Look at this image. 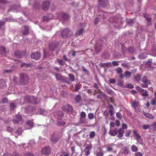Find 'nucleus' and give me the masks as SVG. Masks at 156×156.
I'll return each instance as SVG.
<instances>
[{"instance_id":"1","label":"nucleus","mask_w":156,"mask_h":156,"mask_svg":"<svg viewBox=\"0 0 156 156\" xmlns=\"http://www.w3.org/2000/svg\"><path fill=\"white\" fill-rule=\"evenodd\" d=\"M28 78L27 75L26 74L21 73L20 76V82L23 85L27 84L28 82Z\"/></svg>"},{"instance_id":"2","label":"nucleus","mask_w":156,"mask_h":156,"mask_svg":"<svg viewBox=\"0 0 156 156\" xmlns=\"http://www.w3.org/2000/svg\"><path fill=\"white\" fill-rule=\"evenodd\" d=\"M130 103L132 106L134 108L136 112H138L141 111L140 104L138 102L132 100Z\"/></svg>"},{"instance_id":"3","label":"nucleus","mask_w":156,"mask_h":156,"mask_svg":"<svg viewBox=\"0 0 156 156\" xmlns=\"http://www.w3.org/2000/svg\"><path fill=\"white\" fill-rule=\"evenodd\" d=\"M73 33L72 32L68 29H66L63 30L61 32L62 37L65 38L71 36Z\"/></svg>"},{"instance_id":"4","label":"nucleus","mask_w":156,"mask_h":156,"mask_svg":"<svg viewBox=\"0 0 156 156\" xmlns=\"http://www.w3.org/2000/svg\"><path fill=\"white\" fill-rule=\"evenodd\" d=\"M55 75L57 80L65 82L68 83H69V80L67 78L62 76L61 75L58 74H56Z\"/></svg>"},{"instance_id":"5","label":"nucleus","mask_w":156,"mask_h":156,"mask_svg":"<svg viewBox=\"0 0 156 156\" xmlns=\"http://www.w3.org/2000/svg\"><path fill=\"white\" fill-rule=\"evenodd\" d=\"M25 100L28 102L34 104H36L37 103V98L33 96H27L25 98Z\"/></svg>"},{"instance_id":"6","label":"nucleus","mask_w":156,"mask_h":156,"mask_svg":"<svg viewBox=\"0 0 156 156\" xmlns=\"http://www.w3.org/2000/svg\"><path fill=\"white\" fill-rule=\"evenodd\" d=\"M62 136H58L57 134H54L52 135L51 138V140L53 143H55L57 142Z\"/></svg>"},{"instance_id":"7","label":"nucleus","mask_w":156,"mask_h":156,"mask_svg":"<svg viewBox=\"0 0 156 156\" xmlns=\"http://www.w3.org/2000/svg\"><path fill=\"white\" fill-rule=\"evenodd\" d=\"M118 63L117 62L113 61L112 63L110 62H108L106 63H104L101 64V66L103 67H111L112 65L114 66H117L118 65Z\"/></svg>"},{"instance_id":"8","label":"nucleus","mask_w":156,"mask_h":156,"mask_svg":"<svg viewBox=\"0 0 156 156\" xmlns=\"http://www.w3.org/2000/svg\"><path fill=\"white\" fill-rule=\"evenodd\" d=\"M51 152V149L49 147H46L42 149L41 152L43 154L46 155H49Z\"/></svg>"},{"instance_id":"9","label":"nucleus","mask_w":156,"mask_h":156,"mask_svg":"<svg viewBox=\"0 0 156 156\" xmlns=\"http://www.w3.org/2000/svg\"><path fill=\"white\" fill-rule=\"evenodd\" d=\"M134 135L135 136V138L137 141L140 144H142V141L141 138V136L137 133V131L136 130H134L133 131Z\"/></svg>"},{"instance_id":"10","label":"nucleus","mask_w":156,"mask_h":156,"mask_svg":"<svg viewBox=\"0 0 156 156\" xmlns=\"http://www.w3.org/2000/svg\"><path fill=\"white\" fill-rule=\"evenodd\" d=\"M136 89L142 93V95L143 97H147L148 96V94L146 90H144L138 86L136 87Z\"/></svg>"},{"instance_id":"11","label":"nucleus","mask_w":156,"mask_h":156,"mask_svg":"<svg viewBox=\"0 0 156 156\" xmlns=\"http://www.w3.org/2000/svg\"><path fill=\"white\" fill-rule=\"evenodd\" d=\"M59 18H61L63 20H66L68 19L69 16L66 14L62 12H60L58 15Z\"/></svg>"},{"instance_id":"12","label":"nucleus","mask_w":156,"mask_h":156,"mask_svg":"<svg viewBox=\"0 0 156 156\" xmlns=\"http://www.w3.org/2000/svg\"><path fill=\"white\" fill-rule=\"evenodd\" d=\"M63 110L67 112H70L72 111L73 108L72 106L69 105H67L62 107Z\"/></svg>"},{"instance_id":"13","label":"nucleus","mask_w":156,"mask_h":156,"mask_svg":"<svg viewBox=\"0 0 156 156\" xmlns=\"http://www.w3.org/2000/svg\"><path fill=\"white\" fill-rule=\"evenodd\" d=\"M50 5V2L48 1H45L44 2L42 8L43 10L46 11L48 10Z\"/></svg>"},{"instance_id":"14","label":"nucleus","mask_w":156,"mask_h":156,"mask_svg":"<svg viewBox=\"0 0 156 156\" xmlns=\"http://www.w3.org/2000/svg\"><path fill=\"white\" fill-rule=\"evenodd\" d=\"M124 132V130L123 128H120L117 130L118 135L117 137L120 139H122L123 136V134Z\"/></svg>"},{"instance_id":"15","label":"nucleus","mask_w":156,"mask_h":156,"mask_svg":"<svg viewBox=\"0 0 156 156\" xmlns=\"http://www.w3.org/2000/svg\"><path fill=\"white\" fill-rule=\"evenodd\" d=\"M41 56V54L38 52L33 53L31 55V57L32 58L36 59H39L40 58Z\"/></svg>"},{"instance_id":"16","label":"nucleus","mask_w":156,"mask_h":156,"mask_svg":"<svg viewBox=\"0 0 156 156\" xmlns=\"http://www.w3.org/2000/svg\"><path fill=\"white\" fill-rule=\"evenodd\" d=\"M26 54L25 51H16L15 52V55L17 57L21 58Z\"/></svg>"},{"instance_id":"17","label":"nucleus","mask_w":156,"mask_h":156,"mask_svg":"<svg viewBox=\"0 0 156 156\" xmlns=\"http://www.w3.org/2000/svg\"><path fill=\"white\" fill-rule=\"evenodd\" d=\"M22 120V117L19 115H16L15 118L13 120L14 123L16 124L21 121Z\"/></svg>"},{"instance_id":"18","label":"nucleus","mask_w":156,"mask_h":156,"mask_svg":"<svg viewBox=\"0 0 156 156\" xmlns=\"http://www.w3.org/2000/svg\"><path fill=\"white\" fill-rule=\"evenodd\" d=\"M21 67H32V64L31 63H26L25 62H22L20 64Z\"/></svg>"},{"instance_id":"19","label":"nucleus","mask_w":156,"mask_h":156,"mask_svg":"<svg viewBox=\"0 0 156 156\" xmlns=\"http://www.w3.org/2000/svg\"><path fill=\"white\" fill-rule=\"evenodd\" d=\"M26 124L29 127L26 128L27 129H31L33 126L34 123L32 120H28L26 122Z\"/></svg>"},{"instance_id":"20","label":"nucleus","mask_w":156,"mask_h":156,"mask_svg":"<svg viewBox=\"0 0 156 156\" xmlns=\"http://www.w3.org/2000/svg\"><path fill=\"white\" fill-rule=\"evenodd\" d=\"M102 48V46L101 44H99L97 43L96 44V46L95 47V50L97 53H99L101 50Z\"/></svg>"},{"instance_id":"21","label":"nucleus","mask_w":156,"mask_h":156,"mask_svg":"<svg viewBox=\"0 0 156 156\" xmlns=\"http://www.w3.org/2000/svg\"><path fill=\"white\" fill-rule=\"evenodd\" d=\"M100 4L103 7H105L108 4V0H98Z\"/></svg>"},{"instance_id":"22","label":"nucleus","mask_w":156,"mask_h":156,"mask_svg":"<svg viewBox=\"0 0 156 156\" xmlns=\"http://www.w3.org/2000/svg\"><path fill=\"white\" fill-rule=\"evenodd\" d=\"M109 133L111 136H115L117 133V129H115L114 130H110Z\"/></svg>"},{"instance_id":"23","label":"nucleus","mask_w":156,"mask_h":156,"mask_svg":"<svg viewBox=\"0 0 156 156\" xmlns=\"http://www.w3.org/2000/svg\"><path fill=\"white\" fill-rule=\"evenodd\" d=\"M56 46L55 42H52L51 44H50L49 46L50 49L52 50L55 49Z\"/></svg>"},{"instance_id":"24","label":"nucleus","mask_w":156,"mask_h":156,"mask_svg":"<svg viewBox=\"0 0 156 156\" xmlns=\"http://www.w3.org/2000/svg\"><path fill=\"white\" fill-rule=\"evenodd\" d=\"M144 114L146 117L148 119H153L154 118V117L152 115L149 113L144 112Z\"/></svg>"},{"instance_id":"25","label":"nucleus","mask_w":156,"mask_h":156,"mask_svg":"<svg viewBox=\"0 0 156 156\" xmlns=\"http://www.w3.org/2000/svg\"><path fill=\"white\" fill-rule=\"evenodd\" d=\"M6 82L3 80H0V88H2L6 86Z\"/></svg>"},{"instance_id":"26","label":"nucleus","mask_w":156,"mask_h":156,"mask_svg":"<svg viewBox=\"0 0 156 156\" xmlns=\"http://www.w3.org/2000/svg\"><path fill=\"white\" fill-rule=\"evenodd\" d=\"M24 28L25 30L23 32V35H26L28 34L29 29L28 27L27 26H25Z\"/></svg>"},{"instance_id":"27","label":"nucleus","mask_w":156,"mask_h":156,"mask_svg":"<svg viewBox=\"0 0 156 156\" xmlns=\"http://www.w3.org/2000/svg\"><path fill=\"white\" fill-rule=\"evenodd\" d=\"M116 71L117 73L119 74V77L121 78H123V76L122 73V69H117Z\"/></svg>"},{"instance_id":"28","label":"nucleus","mask_w":156,"mask_h":156,"mask_svg":"<svg viewBox=\"0 0 156 156\" xmlns=\"http://www.w3.org/2000/svg\"><path fill=\"white\" fill-rule=\"evenodd\" d=\"M138 57L140 59H144L147 57V54L145 53H142Z\"/></svg>"},{"instance_id":"29","label":"nucleus","mask_w":156,"mask_h":156,"mask_svg":"<svg viewBox=\"0 0 156 156\" xmlns=\"http://www.w3.org/2000/svg\"><path fill=\"white\" fill-rule=\"evenodd\" d=\"M81 100V98L80 95H77L75 98V100L77 102H80Z\"/></svg>"},{"instance_id":"30","label":"nucleus","mask_w":156,"mask_h":156,"mask_svg":"<svg viewBox=\"0 0 156 156\" xmlns=\"http://www.w3.org/2000/svg\"><path fill=\"white\" fill-rule=\"evenodd\" d=\"M0 52L2 54H5L6 53V49L3 46H0Z\"/></svg>"},{"instance_id":"31","label":"nucleus","mask_w":156,"mask_h":156,"mask_svg":"<svg viewBox=\"0 0 156 156\" xmlns=\"http://www.w3.org/2000/svg\"><path fill=\"white\" fill-rule=\"evenodd\" d=\"M83 31V29H81L77 31L76 33V35L77 36L81 35Z\"/></svg>"},{"instance_id":"32","label":"nucleus","mask_w":156,"mask_h":156,"mask_svg":"<svg viewBox=\"0 0 156 156\" xmlns=\"http://www.w3.org/2000/svg\"><path fill=\"white\" fill-rule=\"evenodd\" d=\"M154 94L155 98L152 99L151 101V104L153 105H156V92H154Z\"/></svg>"},{"instance_id":"33","label":"nucleus","mask_w":156,"mask_h":156,"mask_svg":"<svg viewBox=\"0 0 156 156\" xmlns=\"http://www.w3.org/2000/svg\"><path fill=\"white\" fill-rule=\"evenodd\" d=\"M39 112L41 114L44 115L47 113V111L45 109L40 108L39 109Z\"/></svg>"},{"instance_id":"34","label":"nucleus","mask_w":156,"mask_h":156,"mask_svg":"<svg viewBox=\"0 0 156 156\" xmlns=\"http://www.w3.org/2000/svg\"><path fill=\"white\" fill-rule=\"evenodd\" d=\"M132 151L133 152H136L138 151L137 147L133 145L131 147Z\"/></svg>"},{"instance_id":"35","label":"nucleus","mask_w":156,"mask_h":156,"mask_svg":"<svg viewBox=\"0 0 156 156\" xmlns=\"http://www.w3.org/2000/svg\"><path fill=\"white\" fill-rule=\"evenodd\" d=\"M144 17L146 18L147 21L148 22H150L151 20V19L149 17V16L147 14H145L144 15Z\"/></svg>"},{"instance_id":"36","label":"nucleus","mask_w":156,"mask_h":156,"mask_svg":"<svg viewBox=\"0 0 156 156\" xmlns=\"http://www.w3.org/2000/svg\"><path fill=\"white\" fill-rule=\"evenodd\" d=\"M88 116L89 119L90 120L93 119L94 117V114L91 113H89Z\"/></svg>"},{"instance_id":"37","label":"nucleus","mask_w":156,"mask_h":156,"mask_svg":"<svg viewBox=\"0 0 156 156\" xmlns=\"http://www.w3.org/2000/svg\"><path fill=\"white\" fill-rule=\"evenodd\" d=\"M124 81L122 80H118V84L120 86H122L123 85Z\"/></svg>"},{"instance_id":"38","label":"nucleus","mask_w":156,"mask_h":156,"mask_svg":"<svg viewBox=\"0 0 156 156\" xmlns=\"http://www.w3.org/2000/svg\"><path fill=\"white\" fill-rule=\"evenodd\" d=\"M150 83V81H149L147 83H144V84H142L141 86L143 87L147 88L148 87V85Z\"/></svg>"},{"instance_id":"39","label":"nucleus","mask_w":156,"mask_h":156,"mask_svg":"<svg viewBox=\"0 0 156 156\" xmlns=\"http://www.w3.org/2000/svg\"><path fill=\"white\" fill-rule=\"evenodd\" d=\"M68 76L70 78V79L71 81H74V77L73 74H69L68 75Z\"/></svg>"},{"instance_id":"40","label":"nucleus","mask_w":156,"mask_h":156,"mask_svg":"<svg viewBox=\"0 0 156 156\" xmlns=\"http://www.w3.org/2000/svg\"><path fill=\"white\" fill-rule=\"evenodd\" d=\"M131 75V73L129 71H126L125 72V76L127 77H129Z\"/></svg>"},{"instance_id":"41","label":"nucleus","mask_w":156,"mask_h":156,"mask_svg":"<svg viewBox=\"0 0 156 156\" xmlns=\"http://www.w3.org/2000/svg\"><path fill=\"white\" fill-rule=\"evenodd\" d=\"M92 145L90 144H89V145H87L86 146L84 149L86 150H89L90 151V150L92 148Z\"/></svg>"},{"instance_id":"42","label":"nucleus","mask_w":156,"mask_h":156,"mask_svg":"<svg viewBox=\"0 0 156 156\" xmlns=\"http://www.w3.org/2000/svg\"><path fill=\"white\" fill-rule=\"evenodd\" d=\"M16 106V105L15 104L11 103L10 104V108L12 109H14L15 108Z\"/></svg>"},{"instance_id":"43","label":"nucleus","mask_w":156,"mask_h":156,"mask_svg":"<svg viewBox=\"0 0 156 156\" xmlns=\"http://www.w3.org/2000/svg\"><path fill=\"white\" fill-rule=\"evenodd\" d=\"M135 80L137 81H139L140 79V76L139 74H137L135 77Z\"/></svg>"},{"instance_id":"44","label":"nucleus","mask_w":156,"mask_h":156,"mask_svg":"<svg viewBox=\"0 0 156 156\" xmlns=\"http://www.w3.org/2000/svg\"><path fill=\"white\" fill-rule=\"evenodd\" d=\"M116 117L119 119H121L122 118V116L121 113L119 112L116 113Z\"/></svg>"},{"instance_id":"45","label":"nucleus","mask_w":156,"mask_h":156,"mask_svg":"<svg viewBox=\"0 0 156 156\" xmlns=\"http://www.w3.org/2000/svg\"><path fill=\"white\" fill-rule=\"evenodd\" d=\"M142 80L144 83H147L149 81L147 80L146 76L143 77L142 79Z\"/></svg>"},{"instance_id":"46","label":"nucleus","mask_w":156,"mask_h":156,"mask_svg":"<svg viewBox=\"0 0 156 156\" xmlns=\"http://www.w3.org/2000/svg\"><path fill=\"white\" fill-rule=\"evenodd\" d=\"M104 153L102 151L98 152L96 153V156H103Z\"/></svg>"},{"instance_id":"47","label":"nucleus","mask_w":156,"mask_h":156,"mask_svg":"<svg viewBox=\"0 0 156 156\" xmlns=\"http://www.w3.org/2000/svg\"><path fill=\"white\" fill-rule=\"evenodd\" d=\"M151 127V126L149 125H145L143 126V128L144 129H149Z\"/></svg>"},{"instance_id":"48","label":"nucleus","mask_w":156,"mask_h":156,"mask_svg":"<svg viewBox=\"0 0 156 156\" xmlns=\"http://www.w3.org/2000/svg\"><path fill=\"white\" fill-rule=\"evenodd\" d=\"M81 87V85L78 84L76 85L75 89V90L76 91H77Z\"/></svg>"},{"instance_id":"49","label":"nucleus","mask_w":156,"mask_h":156,"mask_svg":"<svg viewBox=\"0 0 156 156\" xmlns=\"http://www.w3.org/2000/svg\"><path fill=\"white\" fill-rule=\"evenodd\" d=\"M127 23L129 25H132L133 23V20L131 19H128L127 21Z\"/></svg>"},{"instance_id":"50","label":"nucleus","mask_w":156,"mask_h":156,"mask_svg":"<svg viewBox=\"0 0 156 156\" xmlns=\"http://www.w3.org/2000/svg\"><path fill=\"white\" fill-rule=\"evenodd\" d=\"M86 116V114L84 112H82L80 114V117L81 118H84Z\"/></svg>"},{"instance_id":"51","label":"nucleus","mask_w":156,"mask_h":156,"mask_svg":"<svg viewBox=\"0 0 156 156\" xmlns=\"http://www.w3.org/2000/svg\"><path fill=\"white\" fill-rule=\"evenodd\" d=\"M95 135V132L94 131L91 132L90 133V138H92L94 137Z\"/></svg>"},{"instance_id":"52","label":"nucleus","mask_w":156,"mask_h":156,"mask_svg":"<svg viewBox=\"0 0 156 156\" xmlns=\"http://www.w3.org/2000/svg\"><path fill=\"white\" fill-rule=\"evenodd\" d=\"M122 128H123V129H126L128 127L127 125L125 123H123L122 124Z\"/></svg>"},{"instance_id":"53","label":"nucleus","mask_w":156,"mask_h":156,"mask_svg":"<svg viewBox=\"0 0 156 156\" xmlns=\"http://www.w3.org/2000/svg\"><path fill=\"white\" fill-rule=\"evenodd\" d=\"M84 151L85 152V155L86 156H87L90 155V151L84 149Z\"/></svg>"},{"instance_id":"54","label":"nucleus","mask_w":156,"mask_h":156,"mask_svg":"<svg viewBox=\"0 0 156 156\" xmlns=\"http://www.w3.org/2000/svg\"><path fill=\"white\" fill-rule=\"evenodd\" d=\"M131 131L130 130H128L126 131V133L125 134V136L127 137H129Z\"/></svg>"},{"instance_id":"55","label":"nucleus","mask_w":156,"mask_h":156,"mask_svg":"<svg viewBox=\"0 0 156 156\" xmlns=\"http://www.w3.org/2000/svg\"><path fill=\"white\" fill-rule=\"evenodd\" d=\"M129 52L133 53L134 52V50L132 47H130L129 48Z\"/></svg>"},{"instance_id":"56","label":"nucleus","mask_w":156,"mask_h":156,"mask_svg":"<svg viewBox=\"0 0 156 156\" xmlns=\"http://www.w3.org/2000/svg\"><path fill=\"white\" fill-rule=\"evenodd\" d=\"M122 66L125 68H128L129 67V64L128 63H123L122 64Z\"/></svg>"},{"instance_id":"57","label":"nucleus","mask_w":156,"mask_h":156,"mask_svg":"<svg viewBox=\"0 0 156 156\" xmlns=\"http://www.w3.org/2000/svg\"><path fill=\"white\" fill-rule=\"evenodd\" d=\"M24 156H35L32 153H30V152H27V153H25L24 154Z\"/></svg>"},{"instance_id":"58","label":"nucleus","mask_w":156,"mask_h":156,"mask_svg":"<svg viewBox=\"0 0 156 156\" xmlns=\"http://www.w3.org/2000/svg\"><path fill=\"white\" fill-rule=\"evenodd\" d=\"M109 82L111 83H114L116 82L115 80V79H110L109 80Z\"/></svg>"},{"instance_id":"59","label":"nucleus","mask_w":156,"mask_h":156,"mask_svg":"<svg viewBox=\"0 0 156 156\" xmlns=\"http://www.w3.org/2000/svg\"><path fill=\"white\" fill-rule=\"evenodd\" d=\"M58 62L61 65L63 66L64 65V62H63V60L62 59H58Z\"/></svg>"},{"instance_id":"60","label":"nucleus","mask_w":156,"mask_h":156,"mask_svg":"<svg viewBox=\"0 0 156 156\" xmlns=\"http://www.w3.org/2000/svg\"><path fill=\"white\" fill-rule=\"evenodd\" d=\"M129 153V151L126 148H125L124 149L123 151V153L125 154H127Z\"/></svg>"},{"instance_id":"61","label":"nucleus","mask_w":156,"mask_h":156,"mask_svg":"<svg viewBox=\"0 0 156 156\" xmlns=\"http://www.w3.org/2000/svg\"><path fill=\"white\" fill-rule=\"evenodd\" d=\"M151 61H148L147 62H146V66H148V67H151Z\"/></svg>"},{"instance_id":"62","label":"nucleus","mask_w":156,"mask_h":156,"mask_svg":"<svg viewBox=\"0 0 156 156\" xmlns=\"http://www.w3.org/2000/svg\"><path fill=\"white\" fill-rule=\"evenodd\" d=\"M51 19L49 18L48 17L44 16L43 17V20L44 21H48L49 20Z\"/></svg>"},{"instance_id":"63","label":"nucleus","mask_w":156,"mask_h":156,"mask_svg":"<svg viewBox=\"0 0 156 156\" xmlns=\"http://www.w3.org/2000/svg\"><path fill=\"white\" fill-rule=\"evenodd\" d=\"M113 150V148L111 147H108L107 148V150L108 151L111 152Z\"/></svg>"},{"instance_id":"64","label":"nucleus","mask_w":156,"mask_h":156,"mask_svg":"<svg viewBox=\"0 0 156 156\" xmlns=\"http://www.w3.org/2000/svg\"><path fill=\"white\" fill-rule=\"evenodd\" d=\"M135 155L136 156H142L143 154L141 153L138 152L135 154Z\"/></svg>"}]
</instances>
